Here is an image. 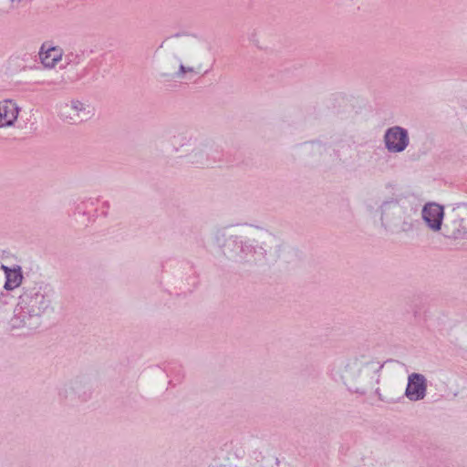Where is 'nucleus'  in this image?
I'll return each mask as SVG.
<instances>
[{
    "instance_id": "obj_3",
    "label": "nucleus",
    "mask_w": 467,
    "mask_h": 467,
    "mask_svg": "<svg viewBox=\"0 0 467 467\" xmlns=\"http://www.w3.org/2000/svg\"><path fill=\"white\" fill-rule=\"evenodd\" d=\"M380 211V220L385 229L395 233H409L414 229L413 218L400 201L392 199L384 202Z\"/></svg>"
},
{
    "instance_id": "obj_8",
    "label": "nucleus",
    "mask_w": 467,
    "mask_h": 467,
    "mask_svg": "<svg viewBox=\"0 0 467 467\" xmlns=\"http://www.w3.org/2000/svg\"><path fill=\"white\" fill-rule=\"evenodd\" d=\"M63 49L53 46L50 42H44L39 49V59L46 68H54L62 60Z\"/></svg>"
},
{
    "instance_id": "obj_7",
    "label": "nucleus",
    "mask_w": 467,
    "mask_h": 467,
    "mask_svg": "<svg viewBox=\"0 0 467 467\" xmlns=\"http://www.w3.org/2000/svg\"><path fill=\"white\" fill-rule=\"evenodd\" d=\"M20 108L12 99L0 101V130L15 127Z\"/></svg>"
},
{
    "instance_id": "obj_5",
    "label": "nucleus",
    "mask_w": 467,
    "mask_h": 467,
    "mask_svg": "<svg viewBox=\"0 0 467 467\" xmlns=\"http://www.w3.org/2000/svg\"><path fill=\"white\" fill-rule=\"evenodd\" d=\"M409 141L408 131L400 126L388 129L384 135V142L389 152L403 151L409 145Z\"/></svg>"
},
{
    "instance_id": "obj_13",
    "label": "nucleus",
    "mask_w": 467,
    "mask_h": 467,
    "mask_svg": "<svg viewBox=\"0 0 467 467\" xmlns=\"http://www.w3.org/2000/svg\"><path fill=\"white\" fill-rule=\"evenodd\" d=\"M23 0H0V13L2 15H9L17 9Z\"/></svg>"
},
{
    "instance_id": "obj_10",
    "label": "nucleus",
    "mask_w": 467,
    "mask_h": 467,
    "mask_svg": "<svg viewBox=\"0 0 467 467\" xmlns=\"http://www.w3.org/2000/svg\"><path fill=\"white\" fill-rule=\"evenodd\" d=\"M446 236L453 239H467V213L456 212L453 219L445 224Z\"/></svg>"
},
{
    "instance_id": "obj_6",
    "label": "nucleus",
    "mask_w": 467,
    "mask_h": 467,
    "mask_svg": "<svg viewBox=\"0 0 467 467\" xmlns=\"http://www.w3.org/2000/svg\"><path fill=\"white\" fill-rule=\"evenodd\" d=\"M427 390L426 378L420 373H412L408 378L405 395L410 400L418 401L423 400Z\"/></svg>"
},
{
    "instance_id": "obj_9",
    "label": "nucleus",
    "mask_w": 467,
    "mask_h": 467,
    "mask_svg": "<svg viewBox=\"0 0 467 467\" xmlns=\"http://www.w3.org/2000/svg\"><path fill=\"white\" fill-rule=\"evenodd\" d=\"M443 214V207L434 202L425 204L421 212L423 221L433 232L441 230Z\"/></svg>"
},
{
    "instance_id": "obj_11",
    "label": "nucleus",
    "mask_w": 467,
    "mask_h": 467,
    "mask_svg": "<svg viewBox=\"0 0 467 467\" xmlns=\"http://www.w3.org/2000/svg\"><path fill=\"white\" fill-rule=\"evenodd\" d=\"M2 269L5 275V289L14 290L18 287L23 281L22 268L19 265L8 267L2 265Z\"/></svg>"
},
{
    "instance_id": "obj_2",
    "label": "nucleus",
    "mask_w": 467,
    "mask_h": 467,
    "mask_svg": "<svg viewBox=\"0 0 467 467\" xmlns=\"http://www.w3.org/2000/svg\"><path fill=\"white\" fill-rule=\"evenodd\" d=\"M50 301L41 285L24 290L9 320L12 328L36 329L40 325V317L49 306Z\"/></svg>"
},
{
    "instance_id": "obj_12",
    "label": "nucleus",
    "mask_w": 467,
    "mask_h": 467,
    "mask_svg": "<svg viewBox=\"0 0 467 467\" xmlns=\"http://www.w3.org/2000/svg\"><path fill=\"white\" fill-rule=\"evenodd\" d=\"M242 254L240 261L258 263L265 258V250L263 247H259V250H256L252 244H244L242 246Z\"/></svg>"
},
{
    "instance_id": "obj_1",
    "label": "nucleus",
    "mask_w": 467,
    "mask_h": 467,
    "mask_svg": "<svg viewBox=\"0 0 467 467\" xmlns=\"http://www.w3.org/2000/svg\"><path fill=\"white\" fill-rule=\"evenodd\" d=\"M175 57L167 62V68L174 78H182L187 73H199L207 58L205 45L194 37L177 38L172 43Z\"/></svg>"
},
{
    "instance_id": "obj_4",
    "label": "nucleus",
    "mask_w": 467,
    "mask_h": 467,
    "mask_svg": "<svg viewBox=\"0 0 467 467\" xmlns=\"http://www.w3.org/2000/svg\"><path fill=\"white\" fill-rule=\"evenodd\" d=\"M93 115L91 107L78 99H71L58 106V117L67 124L78 125L90 119Z\"/></svg>"
}]
</instances>
